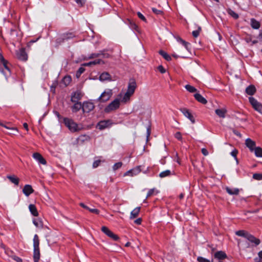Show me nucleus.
<instances>
[{
  "label": "nucleus",
  "instance_id": "nucleus-24",
  "mask_svg": "<svg viewBox=\"0 0 262 262\" xmlns=\"http://www.w3.org/2000/svg\"><path fill=\"white\" fill-rule=\"evenodd\" d=\"M29 209L32 214L35 216L38 215V213L35 206L33 204H30L29 206Z\"/></svg>",
  "mask_w": 262,
  "mask_h": 262
},
{
  "label": "nucleus",
  "instance_id": "nucleus-40",
  "mask_svg": "<svg viewBox=\"0 0 262 262\" xmlns=\"http://www.w3.org/2000/svg\"><path fill=\"white\" fill-rule=\"evenodd\" d=\"M248 233V232L245 231L244 230H238L235 233L236 235L245 237H246V235H247Z\"/></svg>",
  "mask_w": 262,
  "mask_h": 262
},
{
  "label": "nucleus",
  "instance_id": "nucleus-48",
  "mask_svg": "<svg viewBox=\"0 0 262 262\" xmlns=\"http://www.w3.org/2000/svg\"><path fill=\"white\" fill-rule=\"evenodd\" d=\"M197 260L199 262H211L209 260L201 256H199Z\"/></svg>",
  "mask_w": 262,
  "mask_h": 262
},
{
  "label": "nucleus",
  "instance_id": "nucleus-16",
  "mask_svg": "<svg viewBox=\"0 0 262 262\" xmlns=\"http://www.w3.org/2000/svg\"><path fill=\"white\" fill-rule=\"evenodd\" d=\"M215 114L220 118H224L226 116V114L227 112L225 108L216 109L215 111Z\"/></svg>",
  "mask_w": 262,
  "mask_h": 262
},
{
  "label": "nucleus",
  "instance_id": "nucleus-57",
  "mask_svg": "<svg viewBox=\"0 0 262 262\" xmlns=\"http://www.w3.org/2000/svg\"><path fill=\"white\" fill-rule=\"evenodd\" d=\"M201 151H202V153L203 154V155H204L205 156L208 155V151H207V150L206 148H202L201 149Z\"/></svg>",
  "mask_w": 262,
  "mask_h": 262
},
{
  "label": "nucleus",
  "instance_id": "nucleus-51",
  "mask_svg": "<svg viewBox=\"0 0 262 262\" xmlns=\"http://www.w3.org/2000/svg\"><path fill=\"white\" fill-rule=\"evenodd\" d=\"M88 210L92 213H95L97 214H98L99 213V211L97 209H95V208L92 209V208H89Z\"/></svg>",
  "mask_w": 262,
  "mask_h": 262
},
{
  "label": "nucleus",
  "instance_id": "nucleus-9",
  "mask_svg": "<svg viewBox=\"0 0 262 262\" xmlns=\"http://www.w3.org/2000/svg\"><path fill=\"white\" fill-rule=\"evenodd\" d=\"M140 168L141 166H137L134 168H133L132 169H130L126 171L124 174V176H130L131 177H133L134 176H136L141 172V170Z\"/></svg>",
  "mask_w": 262,
  "mask_h": 262
},
{
  "label": "nucleus",
  "instance_id": "nucleus-29",
  "mask_svg": "<svg viewBox=\"0 0 262 262\" xmlns=\"http://www.w3.org/2000/svg\"><path fill=\"white\" fill-rule=\"evenodd\" d=\"M104 63V62H103V61L101 59H97L93 61H91L88 63H85L83 64V66H90L91 65H95V64H101V63L103 64Z\"/></svg>",
  "mask_w": 262,
  "mask_h": 262
},
{
  "label": "nucleus",
  "instance_id": "nucleus-60",
  "mask_svg": "<svg viewBox=\"0 0 262 262\" xmlns=\"http://www.w3.org/2000/svg\"><path fill=\"white\" fill-rule=\"evenodd\" d=\"M141 221H142L141 219V218H138V219H136L134 221V222H135V223H136L137 225H140L141 223Z\"/></svg>",
  "mask_w": 262,
  "mask_h": 262
},
{
  "label": "nucleus",
  "instance_id": "nucleus-46",
  "mask_svg": "<svg viewBox=\"0 0 262 262\" xmlns=\"http://www.w3.org/2000/svg\"><path fill=\"white\" fill-rule=\"evenodd\" d=\"M122 163L121 162H118L115 163L113 167V170H116L117 169L120 168L122 166Z\"/></svg>",
  "mask_w": 262,
  "mask_h": 262
},
{
  "label": "nucleus",
  "instance_id": "nucleus-37",
  "mask_svg": "<svg viewBox=\"0 0 262 262\" xmlns=\"http://www.w3.org/2000/svg\"><path fill=\"white\" fill-rule=\"evenodd\" d=\"M201 31V27L200 26H197V30L192 31V35L194 37H197Z\"/></svg>",
  "mask_w": 262,
  "mask_h": 262
},
{
  "label": "nucleus",
  "instance_id": "nucleus-8",
  "mask_svg": "<svg viewBox=\"0 0 262 262\" xmlns=\"http://www.w3.org/2000/svg\"><path fill=\"white\" fill-rule=\"evenodd\" d=\"M83 96V94L81 91L79 90L76 91L72 94L71 100L72 102H79Z\"/></svg>",
  "mask_w": 262,
  "mask_h": 262
},
{
  "label": "nucleus",
  "instance_id": "nucleus-39",
  "mask_svg": "<svg viewBox=\"0 0 262 262\" xmlns=\"http://www.w3.org/2000/svg\"><path fill=\"white\" fill-rule=\"evenodd\" d=\"M227 12L228 13V14L229 15H230L231 16H232L235 19H237L238 18V15L235 12H234L233 10H232L231 9H228L227 10Z\"/></svg>",
  "mask_w": 262,
  "mask_h": 262
},
{
  "label": "nucleus",
  "instance_id": "nucleus-22",
  "mask_svg": "<svg viewBox=\"0 0 262 262\" xmlns=\"http://www.w3.org/2000/svg\"><path fill=\"white\" fill-rule=\"evenodd\" d=\"M227 192L230 195H237L239 193V189L238 188H231L227 187L226 188Z\"/></svg>",
  "mask_w": 262,
  "mask_h": 262
},
{
  "label": "nucleus",
  "instance_id": "nucleus-1",
  "mask_svg": "<svg viewBox=\"0 0 262 262\" xmlns=\"http://www.w3.org/2000/svg\"><path fill=\"white\" fill-rule=\"evenodd\" d=\"M137 87V84L134 79H130L127 86V90L125 93L122 95L120 94L118 98L115 99L113 101L109 103L104 110L106 113H110L118 110L120 105V102L124 103L129 101L130 97L134 94Z\"/></svg>",
  "mask_w": 262,
  "mask_h": 262
},
{
  "label": "nucleus",
  "instance_id": "nucleus-21",
  "mask_svg": "<svg viewBox=\"0 0 262 262\" xmlns=\"http://www.w3.org/2000/svg\"><path fill=\"white\" fill-rule=\"evenodd\" d=\"M7 178L13 184L18 185L19 184V179L14 175L7 176Z\"/></svg>",
  "mask_w": 262,
  "mask_h": 262
},
{
  "label": "nucleus",
  "instance_id": "nucleus-10",
  "mask_svg": "<svg viewBox=\"0 0 262 262\" xmlns=\"http://www.w3.org/2000/svg\"><path fill=\"white\" fill-rule=\"evenodd\" d=\"M181 112L183 114V115L188 118L190 121L194 123L195 122V119L193 118V116L191 115V114L190 113L189 110L186 108H183L180 109Z\"/></svg>",
  "mask_w": 262,
  "mask_h": 262
},
{
  "label": "nucleus",
  "instance_id": "nucleus-43",
  "mask_svg": "<svg viewBox=\"0 0 262 262\" xmlns=\"http://www.w3.org/2000/svg\"><path fill=\"white\" fill-rule=\"evenodd\" d=\"M0 125L4 127L5 128H6L10 130H12V131L16 132H18V130L16 128L9 127L8 126H6V125H5L3 123L0 124Z\"/></svg>",
  "mask_w": 262,
  "mask_h": 262
},
{
  "label": "nucleus",
  "instance_id": "nucleus-58",
  "mask_svg": "<svg viewBox=\"0 0 262 262\" xmlns=\"http://www.w3.org/2000/svg\"><path fill=\"white\" fill-rule=\"evenodd\" d=\"M63 80L65 82L69 83L71 80V77L69 76H66L64 77Z\"/></svg>",
  "mask_w": 262,
  "mask_h": 262
},
{
  "label": "nucleus",
  "instance_id": "nucleus-12",
  "mask_svg": "<svg viewBox=\"0 0 262 262\" xmlns=\"http://www.w3.org/2000/svg\"><path fill=\"white\" fill-rule=\"evenodd\" d=\"M245 144L249 148L251 151H253L254 149L256 147V143L255 141L252 140L250 138H247L245 141Z\"/></svg>",
  "mask_w": 262,
  "mask_h": 262
},
{
  "label": "nucleus",
  "instance_id": "nucleus-32",
  "mask_svg": "<svg viewBox=\"0 0 262 262\" xmlns=\"http://www.w3.org/2000/svg\"><path fill=\"white\" fill-rule=\"evenodd\" d=\"M253 151L257 157H262V148L260 147H256Z\"/></svg>",
  "mask_w": 262,
  "mask_h": 262
},
{
  "label": "nucleus",
  "instance_id": "nucleus-54",
  "mask_svg": "<svg viewBox=\"0 0 262 262\" xmlns=\"http://www.w3.org/2000/svg\"><path fill=\"white\" fill-rule=\"evenodd\" d=\"M100 162H101L100 160H96V161H94L93 164V168L97 167L99 165Z\"/></svg>",
  "mask_w": 262,
  "mask_h": 262
},
{
  "label": "nucleus",
  "instance_id": "nucleus-3",
  "mask_svg": "<svg viewBox=\"0 0 262 262\" xmlns=\"http://www.w3.org/2000/svg\"><path fill=\"white\" fill-rule=\"evenodd\" d=\"M113 91L111 89H106L98 98L97 101L100 102H105L110 100L113 95Z\"/></svg>",
  "mask_w": 262,
  "mask_h": 262
},
{
  "label": "nucleus",
  "instance_id": "nucleus-15",
  "mask_svg": "<svg viewBox=\"0 0 262 262\" xmlns=\"http://www.w3.org/2000/svg\"><path fill=\"white\" fill-rule=\"evenodd\" d=\"M245 238L250 242L255 244V245H258L260 243V241L259 239L256 238L253 235L249 233H248V234L246 235V237Z\"/></svg>",
  "mask_w": 262,
  "mask_h": 262
},
{
  "label": "nucleus",
  "instance_id": "nucleus-31",
  "mask_svg": "<svg viewBox=\"0 0 262 262\" xmlns=\"http://www.w3.org/2000/svg\"><path fill=\"white\" fill-rule=\"evenodd\" d=\"M159 53L167 61H170L171 59V57L163 50H160Z\"/></svg>",
  "mask_w": 262,
  "mask_h": 262
},
{
  "label": "nucleus",
  "instance_id": "nucleus-49",
  "mask_svg": "<svg viewBox=\"0 0 262 262\" xmlns=\"http://www.w3.org/2000/svg\"><path fill=\"white\" fill-rule=\"evenodd\" d=\"M100 56H102V57L103 58H109L110 57V55L107 53H105L104 52V51H101L100 52Z\"/></svg>",
  "mask_w": 262,
  "mask_h": 262
},
{
  "label": "nucleus",
  "instance_id": "nucleus-41",
  "mask_svg": "<svg viewBox=\"0 0 262 262\" xmlns=\"http://www.w3.org/2000/svg\"><path fill=\"white\" fill-rule=\"evenodd\" d=\"M74 36V35L72 33H68L66 34H64L62 35L63 39H68L70 38H72Z\"/></svg>",
  "mask_w": 262,
  "mask_h": 262
},
{
  "label": "nucleus",
  "instance_id": "nucleus-28",
  "mask_svg": "<svg viewBox=\"0 0 262 262\" xmlns=\"http://www.w3.org/2000/svg\"><path fill=\"white\" fill-rule=\"evenodd\" d=\"M251 26L254 29H258L260 27V23L254 18L251 19Z\"/></svg>",
  "mask_w": 262,
  "mask_h": 262
},
{
  "label": "nucleus",
  "instance_id": "nucleus-34",
  "mask_svg": "<svg viewBox=\"0 0 262 262\" xmlns=\"http://www.w3.org/2000/svg\"><path fill=\"white\" fill-rule=\"evenodd\" d=\"M171 174V171L170 170H166L161 172L159 174V177L160 178H164V177L170 176Z\"/></svg>",
  "mask_w": 262,
  "mask_h": 262
},
{
  "label": "nucleus",
  "instance_id": "nucleus-20",
  "mask_svg": "<svg viewBox=\"0 0 262 262\" xmlns=\"http://www.w3.org/2000/svg\"><path fill=\"white\" fill-rule=\"evenodd\" d=\"M227 255L226 253L222 251H218L214 254V257L219 260L223 259L226 258Z\"/></svg>",
  "mask_w": 262,
  "mask_h": 262
},
{
  "label": "nucleus",
  "instance_id": "nucleus-47",
  "mask_svg": "<svg viewBox=\"0 0 262 262\" xmlns=\"http://www.w3.org/2000/svg\"><path fill=\"white\" fill-rule=\"evenodd\" d=\"M237 152H238L237 150H236V149H234L231 152V156H233L235 158L237 163H238V160L236 158Z\"/></svg>",
  "mask_w": 262,
  "mask_h": 262
},
{
  "label": "nucleus",
  "instance_id": "nucleus-11",
  "mask_svg": "<svg viewBox=\"0 0 262 262\" xmlns=\"http://www.w3.org/2000/svg\"><path fill=\"white\" fill-rule=\"evenodd\" d=\"M17 57L18 59L25 61L27 59V55L25 52L24 49H20L16 53Z\"/></svg>",
  "mask_w": 262,
  "mask_h": 262
},
{
  "label": "nucleus",
  "instance_id": "nucleus-27",
  "mask_svg": "<svg viewBox=\"0 0 262 262\" xmlns=\"http://www.w3.org/2000/svg\"><path fill=\"white\" fill-rule=\"evenodd\" d=\"M33 223L34 225L37 228H42L43 227V222L41 221V220L40 219H39V218L36 219H34L33 221Z\"/></svg>",
  "mask_w": 262,
  "mask_h": 262
},
{
  "label": "nucleus",
  "instance_id": "nucleus-7",
  "mask_svg": "<svg viewBox=\"0 0 262 262\" xmlns=\"http://www.w3.org/2000/svg\"><path fill=\"white\" fill-rule=\"evenodd\" d=\"M95 107L94 104L89 101H85L82 103V111L83 113H89Z\"/></svg>",
  "mask_w": 262,
  "mask_h": 262
},
{
  "label": "nucleus",
  "instance_id": "nucleus-55",
  "mask_svg": "<svg viewBox=\"0 0 262 262\" xmlns=\"http://www.w3.org/2000/svg\"><path fill=\"white\" fill-rule=\"evenodd\" d=\"M158 69L161 73H164L166 72L165 69L163 68L162 66H159L158 67Z\"/></svg>",
  "mask_w": 262,
  "mask_h": 262
},
{
  "label": "nucleus",
  "instance_id": "nucleus-59",
  "mask_svg": "<svg viewBox=\"0 0 262 262\" xmlns=\"http://www.w3.org/2000/svg\"><path fill=\"white\" fill-rule=\"evenodd\" d=\"M13 258L14 260H15L17 262H23L22 259L17 256H13Z\"/></svg>",
  "mask_w": 262,
  "mask_h": 262
},
{
  "label": "nucleus",
  "instance_id": "nucleus-6",
  "mask_svg": "<svg viewBox=\"0 0 262 262\" xmlns=\"http://www.w3.org/2000/svg\"><path fill=\"white\" fill-rule=\"evenodd\" d=\"M114 123L111 120H104L99 121L97 124V127L100 130H103L111 126Z\"/></svg>",
  "mask_w": 262,
  "mask_h": 262
},
{
  "label": "nucleus",
  "instance_id": "nucleus-17",
  "mask_svg": "<svg viewBox=\"0 0 262 262\" xmlns=\"http://www.w3.org/2000/svg\"><path fill=\"white\" fill-rule=\"evenodd\" d=\"M194 97L198 101L202 104H205L207 102V100L199 93L195 94Z\"/></svg>",
  "mask_w": 262,
  "mask_h": 262
},
{
  "label": "nucleus",
  "instance_id": "nucleus-26",
  "mask_svg": "<svg viewBox=\"0 0 262 262\" xmlns=\"http://www.w3.org/2000/svg\"><path fill=\"white\" fill-rule=\"evenodd\" d=\"M140 207H136L131 212H130V218L131 219H134L135 217H136L139 212H140Z\"/></svg>",
  "mask_w": 262,
  "mask_h": 262
},
{
  "label": "nucleus",
  "instance_id": "nucleus-64",
  "mask_svg": "<svg viewBox=\"0 0 262 262\" xmlns=\"http://www.w3.org/2000/svg\"><path fill=\"white\" fill-rule=\"evenodd\" d=\"M258 257L262 259V250L258 252Z\"/></svg>",
  "mask_w": 262,
  "mask_h": 262
},
{
  "label": "nucleus",
  "instance_id": "nucleus-13",
  "mask_svg": "<svg viewBox=\"0 0 262 262\" xmlns=\"http://www.w3.org/2000/svg\"><path fill=\"white\" fill-rule=\"evenodd\" d=\"M33 157L37 160L39 163L46 165L47 162L43 157L38 152H35L33 154Z\"/></svg>",
  "mask_w": 262,
  "mask_h": 262
},
{
  "label": "nucleus",
  "instance_id": "nucleus-35",
  "mask_svg": "<svg viewBox=\"0 0 262 262\" xmlns=\"http://www.w3.org/2000/svg\"><path fill=\"white\" fill-rule=\"evenodd\" d=\"M178 41L181 42L184 47L185 50L188 51L189 50V43L185 40H183L182 39L179 38L178 39Z\"/></svg>",
  "mask_w": 262,
  "mask_h": 262
},
{
  "label": "nucleus",
  "instance_id": "nucleus-45",
  "mask_svg": "<svg viewBox=\"0 0 262 262\" xmlns=\"http://www.w3.org/2000/svg\"><path fill=\"white\" fill-rule=\"evenodd\" d=\"M253 178L257 180H262V174L261 173H254L253 175Z\"/></svg>",
  "mask_w": 262,
  "mask_h": 262
},
{
  "label": "nucleus",
  "instance_id": "nucleus-30",
  "mask_svg": "<svg viewBox=\"0 0 262 262\" xmlns=\"http://www.w3.org/2000/svg\"><path fill=\"white\" fill-rule=\"evenodd\" d=\"M0 60L3 63L4 67L5 68V69L8 71L9 73H10V71L9 69V68L7 66V61L5 59L4 57H3V55L0 53Z\"/></svg>",
  "mask_w": 262,
  "mask_h": 262
},
{
  "label": "nucleus",
  "instance_id": "nucleus-61",
  "mask_svg": "<svg viewBox=\"0 0 262 262\" xmlns=\"http://www.w3.org/2000/svg\"><path fill=\"white\" fill-rule=\"evenodd\" d=\"M80 206L81 207H82V208L85 209H87V210H89V207H88L87 206H86L84 204H83V203H80Z\"/></svg>",
  "mask_w": 262,
  "mask_h": 262
},
{
  "label": "nucleus",
  "instance_id": "nucleus-50",
  "mask_svg": "<svg viewBox=\"0 0 262 262\" xmlns=\"http://www.w3.org/2000/svg\"><path fill=\"white\" fill-rule=\"evenodd\" d=\"M76 3L80 6H83L85 3V0H75Z\"/></svg>",
  "mask_w": 262,
  "mask_h": 262
},
{
  "label": "nucleus",
  "instance_id": "nucleus-2",
  "mask_svg": "<svg viewBox=\"0 0 262 262\" xmlns=\"http://www.w3.org/2000/svg\"><path fill=\"white\" fill-rule=\"evenodd\" d=\"M66 126L72 132H76L82 129L81 125H79L75 122L73 120L65 118L63 119Z\"/></svg>",
  "mask_w": 262,
  "mask_h": 262
},
{
  "label": "nucleus",
  "instance_id": "nucleus-14",
  "mask_svg": "<svg viewBox=\"0 0 262 262\" xmlns=\"http://www.w3.org/2000/svg\"><path fill=\"white\" fill-rule=\"evenodd\" d=\"M33 191H34V190L30 185H25V186L23 189V193L27 196H28L30 194L32 193L33 192Z\"/></svg>",
  "mask_w": 262,
  "mask_h": 262
},
{
  "label": "nucleus",
  "instance_id": "nucleus-36",
  "mask_svg": "<svg viewBox=\"0 0 262 262\" xmlns=\"http://www.w3.org/2000/svg\"><path fill=\"white\" fill-rule=\"evenodd\" d=\"M185 88L190 93H194L197 91V90L194 86L189 84L186 85Z\"/></svg>",
  "mask_w": 262,
  "mask_h": 262
},
{
  "label": "nucleus",
  "instance_id": "nucleus-23",
  "mask_svg": "<svg viewBox=\"0 0 262 262\" xmlns=\"http://www.w3.org/2000/svg\"><path fill=\"white\" fill-rule=\"evenodd\" d=\"M255 92H256V88L253 85H249L246 89V93L249 95H254V93H255Z\"/></svg>",
  "mask_w": 262,
  "mask_h": 262
},
{
  "label": "nucleus",
  "instance_id": "nucleus-25",
  "mask_svg": "<svg viewBox=\"0 0 262 262\" xmlns=\"http://www.w3.org/2000/svg\"><path fill=\"white\" fill-rule=\"evenodd\" d=\"M99 79L101 81L111 80V76L108 73L103 72L100 75Z\"/></svg>",
  "mask_w": 262,
  "mask_h": 262
},
{
  "label": "nucleus",
  "instance_id": "nucleus-5",
  "mask_svg": "<svg viewBox=\"0 0 262 262\" xmlns=\"http://www.w3.org/2000/svg\"><path fill=\"white\" fill-rule=\"evenodd\" d=\"M101 231L108 237L112 239L115 241H117L119 239V236L114 233L111 230H110L107 227L102 226L101 227Z\"/></svg>",
  "mask_w": 262,
  "mask_h": 262
},
{
  "label": "nucleus",
  "instance_id": "nucleus-62",
  "mask_svg": "<svg viewBox=\"0 0 262 262\" xmlns=\"http://www.w3.org/2000/svg\"><path fill=\"white\" fill-rule=\"evenodd\" d=\"M254 262H262V259L259 257H256L254 258Z\"/></svg>",
  "mask_w": 262,
  "mask_h": 262
},
{
  "label": "nucleus",
  "instance_id": "nucleus-52",
  "mask_svg": "<svg viewBox=\"0 0 262 262\" xmlns=\"http://www.w3.org/2000/svg\"><path fill=\"white\" fill-rule=\"evenodd\" d=\"M174 137L178 139V140H181L182 139V135H181V134L180 132H177L175 135H174Z\"/></svg>",
  "mask_w": 262,
  "mask_h": 262
},
{
  "label": "nucleus",
  "instance_id": "nucleus-42",
  "mask_svg": "<svg viewBox=\"0 0 262 262\" xmlns=\"http://www.w3.org/2000/svg\"><path fill=\"white\" fill-rule=\"evenodd\" d=\"M85 71V69L83 67H80L79 68L78 70L77 71L76 73V77L78 78L82 73H83Z\"/></svg>",
  "mask_w": 262,
  "mask_h": 262
},
{
  "label": "nucleus",
  "instance_id": "nucleus-63",
  "mask_svg": "<svg viewBox=\"0 0 262 262\" xmlns=\"http://www.w3.org/2000/svg\"><path fill=\"white\" fill-rule=\"evenodd\" d=\"M23 126L24 127V128L27 130H28V124L27 123H24L23 124Z\"/></svg>",
  "mask_w": 262,
  "mask_h": 262
},
{
  "label": "nucleus",
  "instance_id": "nucleus-18",
  "mask_svg": "<svg viewBox=\"0 0 262 262\" xmlns=\"http://www.w3.org/2000/svg\"><path fill=\"white\" fill-rule=\"evenodd\" d=\"M33 259L34 262H38L40 259L39 248H34Z\"/></svg>",
  "mask_w": 262,
  "mask_h": 262
},
{
  "label": "nucleus",
  "instance_id": "nucleus-44",
  "mask_svg": "<svg viewBox=\"0 0 262 262\" xmlns=\"http://www.w3.org/2000/svg\"><path fill=\"white\" fill-rule=\"evenodd\" d=\"M152 12L157 14V15H162L163 14V12L162 11L160 10H158V9H157L156 8H152Z\"/></svg>",
  "mask_w": 262,
  "mask_h": 262
},
{
  "label": "nucleus",
  "instance_id": "nucleus-4",
  "mask_svg": "<svg viewBox=\"0 0 262 262\" xmlns=\"http://www.w3.org/2000/svg\"><path fill=\"white\" fill-rule=\"evenodd\" d=\"M249 99L253 108L259 113L262 114V104L252 97H249Z\"/></svg>",
  "mask_w": 262,
  "mask_h": 262
},
{
  "label": "nucleus",
  "instance_id": "nucleus-53",
  "mask_svg": "<svg viewBox=\"0 0 262 262\" xmlns=\"http://www.w3.org/2000/svg\"><path fill=\"white\" fill-rule=\"evenodd\" d=\"M137 15H138V17H139L141 19H142V20H143L144 21H146V19L145 17L143 16V15L141 13H140V12H138L137 13Z\"/></svg>",
  "mask_w": 262,
  "mask_h": 262
},
{
  "label": "nucleus",
  "instance_id": "nucleus-33",
  "mask_svg": "<svg viewBox=\"0 0 262 262\" xmlns=\"http://www.w3.org/2000/svg\"><path fill=\"white\" fill-rule=\"evenodd\" d=\"M39 240L37 234L34 236L33 238V247L34 248H39Z\"/></svg>",
  "mask_w": 262,
  "mask_h": 262
},
{
  "label": "nucleus",
  "instance_id": "nucleus-19",
  "mask_svg": "<svg viewBox=\"0 0 262 262\" xmlns=\"http://www.w3.org/2000/svg\"><path fill=\"white\" fill-rule=\"evenodd\" d=\"M74 104L72 107V110L73 112H77L79 111L81 108L82 109V104L80 102H74Z\"/></svg>",
  "mask_w": 262,
  "mask_h": 262
},
{
  "label": "nucleus",
  "instance_id": "nucleus-56",
  "mask_svg": "<svg viewBox=\"0 0 262 262\" xmlns=\"http://www.w3.org/2000/svg\"><path fill=\"white\" fill-rule=\"evenodd\" d=\"M100 56V53H94V54H92L91 55V56L89 57V58L91 59V58H95V57H99Z\"/></svg>",
  "mask_w": 262,
  "mask_h": 262
},
{
  "label": "nucleus",
  "instance_id": "nucleus-38",
  "mask_svg": "<svg viewBox=\"0 0 262 262\" xmlns=\"http://www.w3.org/2000/svg\"><path fill=\"white\" fill-rule=\"evenodd\" d=\"M158 191L156 190L155 188L150 189L147 194L146 199L153 195L155 193H158Z\"/></svg>",
  "mask_w": 262,
  "mask_h": 262
}]
</instances>
